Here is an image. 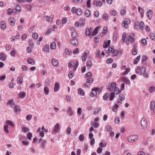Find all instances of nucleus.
Masks as SVG:
<instances>
[{"instance_id":"f257e3e1","label":"nucleus","mask_w":155,"mask_h":155,"mask_svg":"<svg viewBox=\"0 0 155 155\" xmlns=\"http://www.w3.org/2000/svg\"><path fill=\"white\" fill-rule=\"evenodd\" d=\"M107 88L109 91L114 92L115 94H118L120 93V91L118 88L116 87V84L115 82L111 83L110 86H107Z\"/></svg>"},{"instance_id":"f03ea898","label":"nucleus","mask_w":155,"mask_h":155,"mask_svg":"<svg viewBox=\"0 0 155 155\" xmlns=\"http://www.w3.org/2000/svg\"><path fill=\"white\" fill-rule=\"evenodd\" d=\"M138 138L137 136L135 135H130L127 138L128 141L130 143H134L136 141Z\"/></svg>"},{"instance_id":"7ed1b4c3","label":"nucleus","mask_w":155,"mask_h":155,"mask_svg":"<svg viewBox=\"0 0 155 155\" xmlns=\"http://www.w3.org/2000/svg\"><path fill=\"white\" fill-rule=\"evenodd\" d=\"M147 121L145 118H143L141 120V125L143 129H145L147 126Z\"/></svg>"},{"instance_id":"20e7f679","label":"nucleus","mask_w":155,"mask_h":155,"mask_svg":"<svg viewBox=\"0 0 155 155\" xmlns=\"http://www.w3.org/2000/svg\"><path fill=\"white\" fill-rule=\"evenodd\" d=\"M99 89L98 87H94L92 89V91L90 93V95L91 96L96 95L97 94V91H98Z\"/></svg>"},{"instance_id":"39448f33","label":"nucleus","mask_w":155,"mask_h":155,"mask_svg":"<svg viewBox=\"0 0 155 155\" xmlns=\"http://www.w3.org/2000/svg\"><path fill=\"white\" fill-rule=\"evenodd\" d=\"M134 35L133 33H130L127 37V39L131 42H134L135 41V39L133 38Z\"/></svg>"},{"instance_id":"423d86ee","label":"nucleus","mask_w":155,"mask_h":155,"mask_svg":"<svg viewBox=\"0 0 155 155\" xmlns=\"http://www.w3.org/2000/svg\"><path fill=\"white\" fill-rule=\"evenodd\" d=\"M100 28V27L99 26L95 28L94 31L92 32L91 31V35L94 36H95V35H96L98 33V29Z\"/></svg>"},{"instance_id":"0eeeda50","label":"nucleus","mask_w":155,"mask_h":155,"mask_svg":"<svg viewBox=\"0 0 155 155\" xmlns=\"http://www.w3.org/2000/svg\"><path fill=\"white\" fill-rule=\"evenodd\" d=\"M71 44L75 46H77L78 43V41L76 39L74 38L71 40L70 41Z\"/></svg>"},{"instance_id":"6e6552de","label":"nucleus","mask_w":155,"mask_h":155,"mask_svg":"<svg viewBox=\"0 0 155 155\" xmlns=\"http://www.w3.org/2000/svg\"><path fill=\"white\" fill-rule=\"evenodd\" d=\"M59 129V124L57 123L54 126V130H53L54 133H57Z\"/></svg>"},{"instance_id":"1a4fd4ad","label":"nucleus","mask_w":155,"mask_h":155,"mask_svg":"<svg viewBox=\"0 0 155 155\" xmlns=\"http://www.w3.org/2000/svg\"><path fill=\"white\" fill-rule=\"evenodd\" d=\"M59 85L57 83H55L54 86V90L55 92L58 91L59 89Z\"/></svg>"},{"instance_id":"9d476101","label":"nucleus","mask_w":155,"mask_h":155,"mask_svg":"<svg viewBox=\"0 0 155 155\" xmlns=\"http://www.w3.org/2000/svg\"><path fill=\"white\" fill-rule=\"evenodd\" d=\"M8 21L11 25H13L15 24L14 19L13 18H9L8 19Z\"/></svg>"},{"instance_id":"9b49d317","label":"nucleus","mask_w":155,"mask_h":155,"mask_svg":"<svg viewBox=\"0 0 155 155\" xmlns=\"http://www.w3.org/2000/svg\"><path fill=\"white\" fill-rule=\"evenodd\" d=\"M152 13L153 12L151 10L149 9L147 10V15L149 19L151 18Z\"/></svg>"},{"instance_id":"f8f14e48","label":"nucleus","mask_w":155,"mask_h":155,"mask_svg":"<svg viewBox=\"0 0 155 155\" xmlns=\"http://www.w3.org/2000/svg\"><path fill=\"white\" fill-rule=\"evenodd\" d=\"M27 63L28 64H34L35 63V62L32 58H28V59Z\"/></svg>"},{"instance_id":"ddd939ff","label":"nucleus","mask_w":155,"mask_h":155,"mask_svg":"<svg viewBox=\"0 0 155 155\" xmlns=\"http://www.w3.org/2000/svg\"><path fill=\"white\" fill-rule=\"evenodd\" d=\"M1 27L2 29H5L6 28L5 22L4 21H2L1 22Z\"/></svg>"},{"instance_id":"4468645a","label":"nucleus","mask_w":155,"mask_h":155,"mask_svg":"<svg viewBox=\"0 0 155 155\" xmlns=\"http://www.w3.org/2000/svg\"><path fill=\"white\" fill-rule=\"evenodd\" d=\"M52 64L54 66H57L58 65V61L55 59H53L51 61Z\"/></svg>"},{"instance_id":"2eb2a0df","label":"nucleus","mask_w":155,"mask_h":155,"mask_svg":"<svg viewBox=\"0 0 155 155\" xmlns=\"http://www.w3.org/2000/svg\"><path fill=\"white\" fill-rule=\"evenodd\" d=\"M79 22L80 26L82 27L84 26L85 22V21L84 19H80Z\"/></svg>"},{"instance_id":"dca6fc26","label":"nucleus","mask_w":155,"mask_h":155,"mask_svg":"<svg viewBox=\"0 0 155 155\" xmlns=\"http://www.w3.org/2000/svg\"><path fill=\"white\" fill-rule=\"evenodd\" d=\"M0 58L2 60H6V56L3 53H1L0 54Z\"/></svg>"},{"instance_id":"f3484780","label":"nucleus","mask_w":155,"mask_h":155,"mask_svg":"<svg viewBox=\"0 0 155 155\" xmlns=\"http://www.w3.org/2000/svg\"><path fill=\"white\" fill-rule=\"evenodd\" d=\"M78 93L79 94L82 95H84L85 94L84 91L82 88H81L79 89Z\"/></svg>"},{"instance_id":"a211bd4d","label":"nucleus","mask_w":155,"mask_h":155,"mask_svg":"<svg viewBox=\"0 0 155 155\" xmlns=\"http://www.w3.org/2000/svg\"><path fill=\"white\" fill-rule=\"evenodd\" d=\"M50 47L51 49H54L56 47V44L55 42H53L51 44Z\"/></svg>"},{"instance_id":"6ab92c4d","label":"nucleus","mask_w":155,"mask_h":155,"mask_svg":"<svg viewBox=\"0 0 155 155\" xmlns=\"http://www.w3.org/2000/svg\"><path fill=\"white\" fill-rule=\"evenodd\" d=\"M19 97L21 98H24L26 95V94L25 92H21L19 94Z\"/></svg>"},{"instance_id":"aec40b11","label":"nucleus","mask_w":155,"mask_h":155,"mask_svg":"<svg viewBox=\"0 0 155 155\" xmlns=\"http://www.w3.org/2000/svg\"><path fill=\"white\" fill-rule=\"evenodd\" d=\"M149 90L150 92L152 93L155 91V87L153 86H151L149 87Z\"/></svg>"},{"instance_id":"412c9836","label":"nucleus","mask_w":155,"mask_h":155,"mask_svg":"<svg viewBox=\"0 0 155 155\" xmlns=\"http://www.w3.org/2000/svg\"><path fill=\"white\" fill-rule=\"evenodd\" d=\"M123 80L124 81V82L126 84H130V81L127 78L124 77L123 78Z\"/></svg>"},{"instance_id":"4be33fe9","label":"nucleus","mask_w":155,"mask_h":155,"mask_svg":"<svg viewBox=\"0 0 155 155\" xmlns=\"http://www.w3.org/2000/svg\"><path fill=\"white\" fill-rule=\"evenodd\" d=\"M85 34L87 36L91 35V33L90 32L89 28H87L86 29L85 31Z\"/></svg>"},{"instance_id":"5701e85b","label":"nucleus","mask_w":155,"mask_h":155,"mask_svg":"<svg viewBox=\"0 0 155 155\" xmlns=\"http://www.w3.org/2000/svg\"><path fill=\"white\" fill-rule=\"evenodd\" d=\"M140 70V73L141 74H144V72H145L146 68L145 67H143Z\"/></svg>"},{"instance_id":"b1692460","label":"nucleus","mask_w":155,"mask_h":155,"mask_svg":"<svg viewBox=\"0 0 155 155\" xmlns=\"http://www.w3.org/2000/svg\"><path fill=\"white\" fill-rule=\"evenodd\" d=\"M150 107L152 110H154L155 109V103L153 101H151L150 103Z\"/></svg>"},{"instance_id":"393cba45","label":"nucleus","mask_w":155,"mask_h":155,"mask_svg":"<svg viewBox=\"0 0 155 155\" xmlns=\"http://www.w3.org/2000/svg\"><path fill=\"white\" fill-rule=\"evenodd\" d=\"M114 92H112L110 93V101H112L113 100L114 98L115 97Z\"/></svg>"},{"instance_id":"a878e982","label":"nucleus","mask_w":155,"mask_h":155,"mask_svg":"<svg viewBox=\"0 0 155 155\" xmlns=\"http://www.w3.org/2000/svg\"><path fill=\"white\" fill-rule=\"evenodd\" d=\"M76 13L78 15H80L82 14V10L80 8H78L77 9V11Z\"/></svg>"},{"instance_id":"bb28decb","label":"nucleus","mask_w":155,"mask_h":155,"mask_svg":"<svg viewBox=\"0 0 155 155\" xmlns=\"http://www.w3.org/2000/svg\"><path fill=\"white\" fill-rule=\"evenodd\" d=\"M44 91L46 94H48L49 92V89L47 87L45 86V87Z\"/></svg>"},{"instance_id":"cd10ccee","label":"nucleus","mask_w":155,"mask_h":155,"mask_svg":"<svg viewBox=\"0 0 155 155\" xmlns=\"http://www.w3.org/2000/svg\"><path fill=\"white\" fill-rule=\"evenodd\" d=\"M90 15V11L88 10H86L85 12V15L87 17L89 16Z\"/></svg>"},{"instance_id":"c85d7f7f","label":"nucleus","mask_w":155,"mask_h":155,"mask_svg":"<svg viewBox=\"0 0 155 155\" xmlns=\"http://www.w3.org/2000/svg\"><path fill=\"white\" fill-rule=\"evenodd\" d=\"M109 95V94L107 93L105 94L103 96V99L104 100H107Z\"/></svg>"},{"instance_id":"c756f323","label":"nucleus","mask_w":155,"mask_h":155,"mask_svg":"<svg viewBox=\"0 0 155 155\" xmlns=\"http://www.w3.org/2000/svg\"><path fill=\"white\" fill-rule=\"evenodd\" d=\"M147 56L146 55L143 56V57L142 60V62L143 64H145V61L147 60Z\"/></svg>"},{"instance_id":"7c9ffc66","label":"nucleus","mask_w":155,"mask_h":155,"mask_svg":"<svg viewBox=\"0 0 155 155\" xmlns=\"http://www.w3.org/2000/svg\"><path fill=\"white\" fill-rule=\"evenodd\" d=\"M37 131L39 132V134L41 137H43L44 136L45 134L44 132L42 131H40V128Z\"/></svg>"},{"instance_id":"2f4dec72","label":"nucleus","mask_w":155,"mask_h":155,"mask_svg":"<svg viewBox=\"0 0 155 155\" xmlns=\"http://www.w3.org/2000/svg\"><path fill=\"white\" fill-rule=\"evenodd\" d=\"M118 53V51L117 50H115L113 51L112 55L113 56H116L117 55Z\"/></svg>"},{"instance_id":"473e14b6","label":"nucleus","mask_w":155,"mask_h":155,"mask_svg":"<svg viewBox=\"0 0 155 155\" xmlns=\"http://www.w3.org/2000/svg\"><path fill=\"white\" fill-rule=\"evenodd\" d=\"M122 25L123 27H124L126 28H128V24L126 22H123L122 24Z\"/></svg>"},{"instance_id":"72a5a7b5","label":"nucleus","mask_w":155,"mask_h":155,"mask_svg":"<svg viewBox=\"0 0 155 155\" xmlns=\"http://www.w3.org/2000/svg\"><path fill=\"white\" fill-rule=\"evenodd\" d=\"M126 33L124 32L123 33L122 38V41L123 42H126L127 40L125 41L126 39Z\"/></svg>"},{"instance_id":"f704fd0d","label":"nucleus","mask_w":155,"mask_h":155,"mask_svg":"<svg viewBox=\"0 0 155 155\" xmlns=\"http://www.w3.org/2000/svg\"><path fill=\"white\" fill-rule=\"evenodd\" d=\"M84 136L83 134H81L79 136V139L80 141H83L84 140Z\"/></svg>"},{"instance_id":"c9c22d12","label":"nucleus","mask_w":155,"mask_h":155,"mask_svg":"<svg viewBox=\"0 0 155 155\" xmlns=\"http://www.w3.org/2000/svg\"><path fill=\"white\" fill-rule=\"evenodd\" d=\"M13 11V10L11 8H8L7 10V12L8 15L11 14Z\"/></svg>"},{"instance_id":"e433bc0d","label":"nucleus","mask_w":155,"mask_h":155,"mask_svg":"<svg viewBox=\"0 0 155 155\" xmlns=\"http://www.w3.org/2000/svg\"><path fill=\"white\" fill-rule=\"evenodd\" d=\"M144 25L143 23V22H142V21H141L140 23V28L141 30H143V29Z\"/></svg>"},{"instance_id":"4c0bfd02","label":"nucleus","mask_w":155,"mask_h":155,"mask_svg":"<svg viewBox=\"0 0 155 155\" xmlns=\"http://www.w3.org/2000/svg\"><path fill=\"white\" fill-rule=\"evenodd\" d=\"M74 74L72 71H70L68 73V77L70 78H72L74 76Z\"/></svg>"},{"instance_id":"58836bf2","label":"nucleus","mask_w":155,"mask_h":155,"mask_svg":"<svg viewBox=\"0 0 155 155\" xmlns=\"http://www.w3.org/2000/svg\"><path fill=\"white\" fill-rule=\"evenodd\" d=\"M91 76V72H88L86 75L85 77L87 79L89 78Z\"/></svg>"},{"instance_id":"ea45409f","label":"nucleus","mask_w":155,"mask_h":155,"mask_svg":"<svg viewBox=\"0 0 155 155\" xmlns=\"http://www.w3.org/2000/svg\"><path fill=\"white\" fill-rule=\"evenodd\" d=\"M68 114L70 115H71L73 114V112L72 111V110L71 107H69L68 109Z\"/></svg>"},{"instance_id":"a19ab883","label":"nucleus","mask_w":155,"mask_h":155,"mask_svg":"<svg viewBox=\"0 0 155 155\" xmlns=\"http://www.w3.org/2000/svg\"><path fill=\"white\" fill-rule=\"evenodd\" d=\"M119 98L120 100H124V96L123 94H120L119 95Z\"/></svg>"},{"instance_id":"79ce46f5","label":"nucleus","mask_w":155,"mask_h":155,"mask_svg":"<svg viewBox=\"0 0 155 155\" xmlns=\"http://www.w3.org/2000/svg\"><path fill=\"white\" fill-rule=\"evenodd\" d=\"M22 129L23 131L25 132H27L29 131V129L27 127H22Z\"/></svg>"},{"instance_id":"37998d69","label":"nucleus","mask_w":155,"mask_h":155,"mask_svg":"<svg viewBox=\"0 0 155 155\" xmlns=\"http://www.w3.org/2000/svg\"><path fill=\"white\" fill-rule=\"evenodd\" d=\"M71 132V129L70 127H68V128L66 130V133L68 135L70 134Z\"/></svg>"},{"instance_id":"c03bdc74","label":"nucleus","mask_w":155,"mask_h":155,"mask_svg":"<svg viewBox=\"0 0 155 155\" xmlns=\"http://www.w3.org/2000/svg\"><path fill=\"white\" fill-rule=\"evenodd\" d=\"M77 32L75 31L72 32L71 34V37L73 38H75L77 35Z\"/></svg>"},{"instance_id":"a18cd8bd","label":"nucleus","mask_w":155,"mask_h":155,"mask_svg":"<svg viewBox=\"0 0 155 155\" xmlns=\"http://www.w3.org/2000/svg\"><path fill=\"white\" fill-rule=\"evenodd\" d=\"M87 66H89L90 67L92 66V63L91 61H88L86 63Z\"/></svg>"},{"instance_id":"49530a36","label":"nucleus","mask_w":155,"mask_h":155,"mask_svg":"<svg viewBox=\"0 0 155 155\" xmlns=\"http://www.w3.org/2000/svg\"><path fill=\"white\" fill-rule=\"evenodd\" d=\"M94 81L93 78H90L87 79L86 81L89 83H92Z\"/></svg>"},{"instance_id":"de8ad7c7","label":"nucleus","mask_w":155,"mask_h":155,"mask_svg":"<svg viewBox=\"0 0 155 155\" xmlns=\"http://www.w3.org/2000/svg\"><path fill=\"white\" fill-rule=\"evenodd\" d=\"M4 130L5 132H6L7 133H8L9 132V131L8 130V125H5L4 127Z\"/></svg>"},{"instance_id":"09e8293b","label":"nucleus","mask_w":155,"mask_h":155,"mask_svg":"<svg viewBox=\"0 0 155 155\" xmlns=\"http://www.w3.org/2000/svg\"><path fill=\"white\" fill-rule=\"evenodd\" d=\"M141 42L144 45H146L147 44L146 40L145 38L143 39Z\"/></svg>"},{"instance_id":"8fccbe9b","label":"nucleus","mask_w":155,"mask_h":155,"mask_svg":"<svg viewBox=\"0 0 155 155\" xmlns=\"http://www.w3.org/2000/svg\"><path fill=\"white\" fill-rule=\"evenodd\" d=\"M44 18L46 20V21H50L51 19V17H50L48 16H44Z\"/></svg>"},{"instance_id":"3c124183","label":"nucleus","mask_w":155,"mask_h":155,"mask_svg":"<svg viewBox=\"0 0 155 155\" xmlns=\"http://www.w3.org/2000/svg\"><path fill=\"white\" fill-rule=\"evenodd\" d=\"M15 6H16V8H17L16 6H17V8H16V10L18 11L19 12H20L21 11V8L20 6L18 5L17 4H16L15 5Z\"/></svg>"},{"instance_id":"603ef678","label":"nucleus","mask_w":155,"mask_h":155,"mask_svg":"<svg viewBox=\"0 0 155 155\" xmlns=\"http://www.w3.org/2000/svg\"><path fill=\"white\" fill-rule=\"evenodd\" d=\"M49 47L48 45H45V46L44 47L45 48V51L46 52H48L49 51V49L48 48V47Z\"/></svg>"},{"instance_id":"864d4df0","label":"nucleus","mask_w":155,"mask_h":155,"mask_svg":"<svg viewBox=\"0 0 155 155\" xmlns=\"http://www.w3.org/2000/svg\"><path fill=\"white\" fill-rule=\"evenodd\" d=\"M119 107V105H118L117 104H115L114 105V107L112 108V110L116 112V111H115V110L117 109V108Z\"/></svg>"},{"instance_id":"5fc2aeb1","label":"nucleus","mask_w":155,"mask_h":155,"mask_svg":"<svg viewBox=\"0 0 155 155\" xmlns=\"http://www.w3.org/2000/svg\"><path fill=\"white\" fill-rule=\"evenodd\" d=\"M22 78L21 77H19L17 80V82L18 83L21 84L22 83Z\"/></svg>"},{"instance_id":"6e6d98bb","label":"nucleus","mask_w":155,"mask_h":155,"mask_svg":"<svg viewBox=\"0 0 155 155\" xmlns=\"http://www.w3.org/2000/svg\"><path fill=\"white\" fill-rule=\"evenodd\" d=\"M132 53L134 55H136L137 53V51L135 48H133L132 49Z\"/></svg>"},{"instance_id":"4d7b16f0","label":"nucleus","mask_w":155,"mask_h":155,"mask_svg":"<svg viewBox=\"0 0 155 155\" xmlns=\"http://www.w3.org/2000/svg\"><path fill=\"white\" fill-rule=\"evenodd\" d=\"M102 150V148L101 147H99L97 150V152L98 153H101Z\"/></svg>"},{"instance_id":"13d9d810","label":"nucleus","mask_w":155,"mask_h":155,"mask_svg":"<svg viewBox=\"0 0 155 155\" xmlns=\"http://www.w3.org/2000/svg\"><path fill=\"white\" fill-rule=\"evenodd\" d=\"M110 13L111 15L115 16L117 14V12L115 10H113L111 11V12H110Z\"/></svg>"},{"instance_id":"bf43d9fd","label":"nucleus","mask_w":155,"mask_h":155,"mask_svg":"<svg viewBox=\"0 0 155 155\" xmlns=\"http://www.w3.org/2000/svg\"><path fill=\"white\" fill-rule=\"evenodd\" d=\"M32 116L31 114L28 115L26 117V119L28 120H30L31 119Z\"/></svg>"},{"instance_id":"052dcab7","label":"nucleus","mask_w":155,"mask_h":155,"mask_svg":"<svg viewBox=\"0 0 155 155\" xmlns=\"http://www.w3.org/2000/svg\"><path fill=\"white\" fill-rule=\"evenodd\" d=\"M91 2V0H87V5L88 7L90 8L91 7L90 5Z\"/></svg>"},{"instance_id":"680f3d73","label":"nucleus","mask_w":155,"mask_h":155,"mask_svg":"<svg viewBox=\"0 0 155 155\" xmlns=\"http://www.w3.org/2000/svg\"><path fill=\"white\" fill-rule=\"evenodd\" d=\"M32 136V135L31 133H28L27 137L29 139H31Z\"/></svg>"},{"instance_id":"e2e57ef3","label":"nucleus","mask_w":155,"mask_h":155,"mask_svg":"<svg viewBox=\"0 0 155 155\" xmlns=\"http://www.w3.org/2000/svg\"><path fill=\"white\" fill-rule=\"evenodd\" d=\"M77 9L75 7H73L71 9V12L73 13H76Z\"/></svg>"},{"instance_id":"0e129e2a","label":"nucleus","mask_w":155,"mask_h":155,"mask_svg":"<svg viewBox=\"0 0 155 155\" xmlns=\"http://www.w3.org/2000/svg\"><path fill=\"white\" fill-rule=\"evenodd\" d=\"M79 49L78 48H76L73 51V53L74 54H76L77 53L79 52Z\"/></svg>"},{"instance_id":"69168bd1","label":"nucleus","mask_w":155,"mask_h":155,"mask_svg":"<svg viewBox=\"0 0 155 155\" xmlns=\"http://www.w3.org/2000/svg\"><path fill=\"white\" fill-rule=\"evenodd\" d=\"M138 155H145V153L143 151H140L138 152Z\"/></svg>"},{"instance_id":"338daca9","label":"nucleus","mask_w":155,"mask_h":155,"mask_svg":"<svg viewBox=\"0 0 155 155\" xmlns=\"http://www.w3.org/2000/svg\"><path fill=\"white\" fill-rule=\"evenodd\" d=\"M94 15L96 17H98L99 15V12L97 11H95L94 12Z\"/></svg>"},{"instance_id":"774afa93","label":"nucleus","mask_w":155,"mask_h":155,"mask_svg":"<svg viewBox=\"0 0 155 155\" xmlns=\"http://www.w3.org/2000/svg\"><path fill=\"white\" fill-rule=\"evenodd\" d=\"M150 37L152 40H155V36L153 34H151L150 35Z\"/></svg>"}]
</instances>
